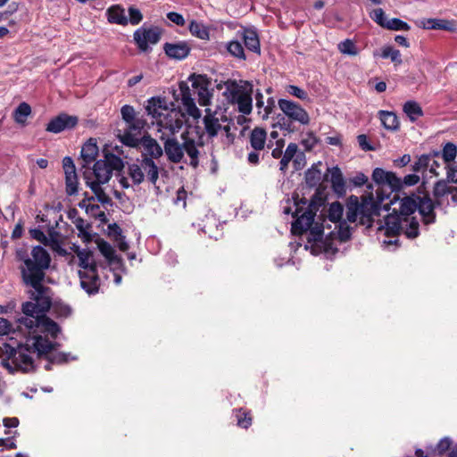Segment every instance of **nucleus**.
<instances>
[{
	"mask_svg": "<svg viewBox=\"0 0 457 457\" xmlns=\"http://www.w3.org/2000/svg\"><path fill=\"white\" fill-rule=\"evenodd\" d=\"M16 258L21 262L20 270L23 283L32 289L29 292L34 302L22 304L24 317L19 319L20 328L27 329L25 343L10 349L7 358L1 364L10 373H28L36 368L35 357H42L59 347L55 342L61 333L59 325L46 316L51 308V290L43 285L46 270L50 267L51 257L40 245L32 248L30 253L24 248L16 250Z\"/></svg>",
	"mask_w": 457,
	"mask_h": 457,
	"instance_id": "1",
	"label": "nucleus"
},
{
	"mask_svg": "<svg viewBox=\"0 0 457 457\" xmlns=\"http://www.w3.org/2000/svg\"><path fill=\"white\" fill-rule=\"evenodd\" d=\"M372 179L377 184L376 199L372 194L362 196L360 201L358 196L351 195L346 204V219L349 222H359L367 228L371 227L375 216L380 214L381 209L392 210V213L386 216L382 224L378 227V237L382 246L390 250L396 245L397 235L403 232L408 238H415L419 235V223L411 215L419 210L425 224L435 222L436 214L434 203L430 197L424 195L396 198L384 203L389 198L393 191L401 187V179L393 172L385 171L376 168L372 172Z\"/></svg>",
	"mask_w": 457,
	"mask_h": 457,
	"instance_id": "2",
	"label": "nucleus"
},
{
	"mask_svg": "<svg viewBox=\"0 0 457 457\" xmlns=\"http://www.w3.org/2000/svg\"><path fill=\"white\" fill-rule=\"evenodd\" d=\"M283 212L296 218L292 223V233L301 235L308 232L305 248H310L312 254L330 253L337 249L330 243L324 241V226L314 220L315 212L306 200L297 201L295 197L287 200L286 205L283 206Z\"/></svg>",
	"mask_w": 457,
	"mask_h": 457,
	"instance_id": "3",
	"label": "nucleus"
},
{
	"mask_svg": "<svg viewBox=\"0 0 457 457\" xmlns=\"http://www.w3.org/2000/svg\"><path fill=\"white\" fill-rule=\"evenodd\" d=\"M182 143L177 138H167L164 140L163 152L167 159L173 163L181 162L184 160L185 154L189 159V165L196 168L199 165L201 149L204 147L202 139H195L189 132L181 135Z\"/></svg>",
	"mask_w": 457,
	"mask_h": 457,
	"instance_id": "4",
	"label": "nucleus"
},
{
	"mask_svg": "<svg viewBox=\"0 0 457 457\" xmlns=\"http://www.w3.org/2000/svg\"><path fill=\"white\" fill-rule=\"evenodd\" d=\"M79 259V276L81 287L89 295L98 292L100 278L96 270V263L92 252L87 249L76 251Z\"/></svg>",
	"mask_w": 457,
	"mask_h": 457,
	"instance_id": "5",
	"label": "nucleus"
},
{
	"mask_svg": "<svg viewBox=\"0 0 457 457\" xmlns=\"http://www.w3.org/2000/svg\"><path fill=\"white\" fill-rule=\"evenodd\" d=\"M161 170L154 160L143 156L141 159H137L136 162L129 164L127 173L133 185L138 186L143 182H147L159 188L156 184Z\"/></svg>",
	"mask_w": 457,
	"mask_h": 457,
	"instance_id": "6",
	"label": "nucleus"
},
{
	"mask_svg": "<svg viewBox=\"0 0 457 457\" xmlns=\"http://www.w3.org/2000/svg\"><path fill=\"white\" fill-rule=\"evenodd\" d=\"M344 212L343 205L339 202H334L328 208V220L335 224L334 230L330 231L324 238V241L334 246V241L338 239L341 242L346 241L351 237V230L345 221H342Z\"/></svg>",
	"mask_w": 457,
	"mask_h": 457,
	"instance_id": "7",
	"label": "nucleus"
},
{
	"mask_svg": "<svg viewBox=\"0 0 457 457\" xmlns=\"http://www.w3.org/2000/svg\"><path fill=\"white\" fill-rule=\"evenodd\" d=\"M183 124V114L176 109H170L156 122L159 138L162 141L167 140V138H175V135L179 132Z\"/></svg>",
	"mask_w": 457,
	"mask_h": 457,
	"instance_id": "8",
	"label": "nucleus"
},
{
	"mask_svg": "<svg viewBox=\"0 0 457 457\" xmlns=\"http://www.w3.org/2000/svg\"><path fill=\"white\" fill-rule=\"evenodd\" d=\"M124 168L121 158L109 154L104 160L97 161L93 167L95 179L90 181L107 183L112 176L113 170L120 171Z\"/></svg>",
	"mask_w": 457,
	"mask_h": 457,
	"instance_id": "9",
	"label": "nucleus"
},
{
	"mask_svg": "<svg viewBox=\"0 0 457 457\" xmlns=\"http://www.w3.org/2000/svg\"><path fill=\"white\" fill-rule=\"evenodd\" d=\"M218 87L222 90L223 95L232 103H237L238 110L244 114H248L252 110V98L245 94L236 81L227 80L223 84H219Z\"/></svg>",
	"mask_w": 457,
	"mask_h": 457,
	"instance_id": "10",
	"label": "nucleus"
},
{
	"mask_svg": "<svg viewBox=\"0 0 457 457\" xmlns=\"http://www.w3.org/2000/svg\"><path fill=\"white\" fill-rule=\"evenodd\" d=\"M204 118L205 130L210 137H215L223 131L227 136L230 129L231 121L221 112H214L212 113L209 109Z\"/></svg>",
	"mask_w": 457,
	"mask_h": 457,
	"instance_id": "11",
	"label": "nucleus"
},
{
	"mask_svg": "<svg viewBox=\"0 0 457 457\" xmlns=\"http://www.w3.org/2000/svg\"><path fill=\"white\" fill-rule=\"evenodd\" d=\"M278 107L289 119L298 121L303 125L309 124V114L298 104L289 100L280 99L278 101Z\"/></svg>",
	"mask_w": 457,
	"mask_h": 457,
	"instance_id": "12",
	"label": "nucleus"
},
{
	"mask_svg": "<svg viewBox=\"0 0 457 457\" xmlns=\"http://www.w3.org/2000/svg\"><path fill=\"white\" fill-rule=\"evenodd\" d=\"M78 123V118L67 113H61L50 120L46 130L51 133H61L66 129H73Z\"/></svg>",
	"mask_w": 457,
	"mask_h": 457,
	"instance_id": "13",
	"label": "nucleus"
},
{
	"mask_svg": "<svg viewBox=\"0 0 457 457\" xmlns=\"http://www.w3.org/2000/svg\"><path fill=\"white\" fill-rule=\"evenodd\" d=\"M157 29H138L134 33V40L141 51H146L149 45H154L160 40Z\"/></svg>",
	"mask_w": 457,
	"mask_h": 457,
	"instance_id": "14",
	"label": "nucleus"
},
{
	"mask_svg": "<svg viewBox=\"0 0 457 457\" xmlns=\"http://www.w3.org/2000/svg\"><path fill=\"white\" fill-rule=\"evenodd\" d=\"M62 168L65 174L66 193L69 195H75L78 192L79 182L73 160L69 156L64 157Z\"/></svg>",
	"mask_w": 457,
	"mask_h": 457,
	"instance_id": "15",
	"label": "nucleus"
},
{
	"mask_svg": "<svg viewBox=\"0 0 457 457\" xmlns=\"http://www.w3.org/2000/svg\"><path fill=\"white\" fill-rule=\"evenodd\" d=\"M192 86L196 90L198 96V103L202 106L210 104L212 94L209 91V81L205 76L193 75Z\"/></svg>",
	"mask_w": 457,
	"mask_h": 457,
	"instance_id": "16",
	"label": "nucleus"
},
{
	"mask_svg": "<svg viewBox=\"0 0 457 457\" xmlns=\"http://www.w3.org/2000/svg\"><path fill=\"white\" fill-rule=\"evenodd\" d=\"M145 109L148 114L156 120V122L164 116V113L170 110L167 107L166 100L161 97H152L149 99Z\"/></svg>",
	"mask_w": 457,
	"mask_h": 457,
	"instance_id": "17",
	"label": "nucleus"
},
{
	"mask_svg": "<svg viewBox=\"0 0 457 457\" xmlns=\"http://www.w3.org/2000/svg\"><path fill=\"white\" fill-rule=\"evenodd\" d=\"M163 49L169 57L178 60L186 58L190 52V47L186 42L166 43Z\"/></svg>",
	"mask_w": 457,
	"mask_h": 457,
	"instance_id": "18",
	"label": "nucleus"
},
{
	"mask_svg": "<svg viewBox=\"0 0 457 457\" xmlns=\"http://www.w3.org/2000/svg\"><path fill=\"white\" fill-rule=\"evenodd\" d=\"M144 152L141 154L143 156L150 157L152 160L159 159L163 154V149L157 143V141L151 137H144L142 141Z\"/></svg>",
	"mask_w": 457,
	"mask_h": 457,
	"instance_id": "19",
	"label": "nucleus"
},
{
	"mask_svg": "<svg viewBox=\"0 0 457 457\" xmlns=\"http://www.w3.org/2000/svg\"><path fill=\"white\" fill-rule=\"evenodd\" d=\"M122 119L128 124V129L133 131H140L143 128V121L136 118L135 110L131 105H124L121 110Z\"/></svg>",
	"mask_w": 457,
	"mask_h": 457,
	"instance_id": "20",
	"label": "nucleus"
},
{
	"mask_svg": "<svg viewBox=\"0 0 457 457\" xmlns=\"http://www.w3.org/2000/svg\"><path fill=\"white\" fill-rule=\"evenodd\" d=\"M107 20L110 23L127 25L128 18L125 10L119 4L112 5L106 11Z\"/></svg>",
	"mask_w": 457,
	"mask_h": 457,
	"instance_id": "21",
	"label": "nucleus"
},
{
	"mask_svg": "<svg viewBox=\"0 0 457 457\" xmlns=\"http://www.w3.org/2000/svg\"><path fill=\"white\" fill-rule=\"evenodd\" d=\"M80 154L83 162H85L83 167L93 162L98 155V147L96 140L90 138L86 144H84Z\"/></svg>",
	"mask_w": 457,
	"mask_h": 457,
	"instance_id": "22",
	"label": "nucleus"
},
{
	"mask_svg": "<svg viewBox=\"0 0 457 457\" xmlns=\"http://www.w3.org/2000/svg\"><path fill=\"white\" fill-rule=\"evenodd\" d=\"M378 117L383 127L388 130H396L399 128V121L396 114L393 112L379 111Z\"/></svg>",
	"mask_w": 457,
	"mask_h": 457,
	"instance_id": "23",
	"label": "nucleus"
},
{
	"mask_svg": "<svg viewBox=\"0 0 457 457\" xmlns=\"http://www.w3.org/2000/svg\"><path fill=\"white\" fill-rule=\"evenodd\" d=\"M97 247L100 253L109 261L110 263L118 264L120 259L115 254L113 247L104 239H97Z\"/></svg>",
	"mask_w": 457,
	"mask_h": 457,
	"instance_id": "24",
	"label": "nucleus"
},
{
	"mask_svg": "<svg viewBox=\"0 0 457 457\" xmlns=\"http://www.w3.org/2000/svg\"><path fill=\"white\" fill-rule=\"evenodd\" d=\"M84 177L87 186L94 192L96 198L102 204H109L111 199L101 187L104 183L90 181V179L86 173L84 174Z\"/></svg>",
	"mask_w": 457,
	"mask_h": 457,
	"instance_id": "25",
	"label": "nucleus"
},
{
	"mask_svg": "<svg viewBox=\"0 0 457 457\" xmlns=\"http://www.w3.org/2000/svg\"><path fill=\"white\" fill-rule=\"evenodd\" d=\"M403 111L412 122L423 116L422 108L416 101H407L403 106Z\"/></svg>",
	"mask_w": 457,
	"mask_h": 457,
	"instance_id": "26",
	"label": "nucleus"
},
{
	"mask_svg": "<svg viewBox=\"0 0 457 457\" xmlns=\"http://www.w3.org/2000/svg\"><path fill=\"white\" fill-rule=\"evenodd\" d=\"M330 175V182L333 189L337 193H342L345 191V181L343 179L342 172L339 168L333 167L328 170Z\"/></svg>",
	"mask_w": 457,
	"mask_h": 457,
	"instance_id": "27",
	"label": "nucleus"
},
{
	"mask_svg": "<svg viewBox=\"0 0 457 457\" xmlns=\"http://www.w3.org/2000/svg\"><path fill=\"white\" fill-rule=\"evenodd\" d=\"M181 100L186 111L190 116L194 118L200 116V111L196 107L194 99L191 97L188 88H186L185 90L182 89Z\"/></svg>",
	"mask_w": 457,
	"mask_h": 457,
	"instance_id": "28",
	"label": "nucleus"
},
{
	"mask_svg": "<svg viewBox=\"0 0 457 457\" xmlns=\"http://www.w3.org/2000/svg\"><path fill=\"white\" fill-rule=\"evenodd\" d=\"M432 155L422 154L412 165V170L414 172H424L428 170L429 172H435V168L431 164Z\"/></svg>",
	"mask_w": 457,
	"mask_h": 457,
	"instance_id": "29",
	"label": "nucleus"
},
{
	"mask_svg": "<svg viewBox=\"0 0 457 457\" xmlns=\"http://www.w3.org/2000/svg\"><path fill=\"white\" fill-rule=\"evenodd\" d=\"M188 29L193 36L200 39L208 40L210 37L209 29L203 22L192 21L189 24Z\"/></svg>",
	"mask_w": 457,
	"mask_h": 457,
	"instance_id": "30",
	"label": "nucleus"
},
{
	"mask_svg": "<svg viewBox=\"0 0 457 457\" xmlns=\"http://www.w3.org/2000/svg\"><path fill=\"white\" fill-rule=\"evenodd\" d=\"M31 113V107L29 104L23 102L18 105L13 112L14 120L21 125L26 123L27 118Z\"/></svg>",
	"mask_w": 457,
	"mask_h": 457,
	"instance_id": "31",
	"label": "nucleus"
},
{
	"mask_svg": "<svg viewBox=\"0 0 457 457\" xmlns=\"http://www.w3.org/2000/svg\"><path fill=\"white\" fill-rule=\"evenodd\" d=\"M453 187L448 186L447 182L445 180H439L436 182L434 187V195L436 197L439 203L444 201V197L447 198V204H450L448 200V194L451 193V189Z\"/></svg>",
	"mask_w": 457,
	"mask_h": 457,
	"instance_id": "32",
	"label": "nucleus"
},
{
	"mask_svg": "<svg viewBox=\"0 0 457 457\" xmlns=\"http://www.w3.org/2000/svg\"><path fill=\"white\" fill-rule=\"evenodd\" d=\"M298 151L299 150H298L296 144L290 143L287 145V147L284 153V155L280 161V170H285L287 168L288 163L291 161H294V158H295V154L298 153Z\"/></svg>",
	"mask_w": 457,
	"mask_h": 457,
	"instance_id": "33",
	"label": "nucleus"
},
{
	"mask_svg": "<svg viewBox=\"0 0 457 457\" xmlns=\"http://www.w3.org/2000/svg\"><path fill=\"white\" fill-rule=\"evenodd\" d=\"M243 38L247 49L257 52V32L254 29H245Z\"/></svg>",
	"mask_w": 457,
	"mask_h": 457,
	"instance_id": "34",
	"label": "nucleus"
},
{
	"mask_svg": "<svg viewBox=\"0 0 457 457\" xmlns=\"http://www.w3.org/2000/svg\"><path fill=\"white\" fill-rule=\"evenodd\" d=\"M95 197H90L87 200H84L81 204L82 207H85L86 212L91 214L94 217H97L101 220L104 218V212L100 210L99 205L91 204L90 202L94 200Z\"/></svg>",
	"mask_w": 457,
	"mask_h": 457,
	"instance_id": "35",
	"label": "nucleus"
},
{
	"mask_svg": "<svg viewBox=\"0 0 457 457\" xmlns=\"http://www.w3.org/2000/svg\"><path fill=\"white\" fill-rule=\"evenodd\" d=\"M457 155L456 145L453 143H447L443 148L442 157L444 161L448 164L451 163Z\"/></svg>",
	"mask_w": 457,
	"mask_h": 457,
	"instance_id": "36",
	"label": "nucleus"
},
{
	"mask_svg": "<svg viewBox=\"0 0 457 457\" xmlns=\"http://www.w3.org/2000/svg\"><path fill=\"white\" fill-rule=\"evenodd\" d=\"M385 28L387 29H391V30H409L410 29V26L403 21L400 20V19H397V18H393V19H388V21H386V23H385Z\"/></svg>",
	"mask_w": 457,
	"mask_h": 457,
	"instance_id": "37",
	"label": "nucleus"
},
{
	"mask_svg": "<svg viewBox=\"0 0 457 457\" xmlns=\"http://www.w3.org/2000/svg\"><path fill=\"white\" fill-rule=\"evenodd\" d=\"M382 58H390L392 62L400 64L402 62L401 53L399 50L393 48L392 46H386L382 49Z\"/></svg>",
	"mask_w": 457,
	"mask_h": 457,
	"instance_id": "38",
	"label": "nucleus"
},
{
	"mask_svg": "<svg viewBox=\"0 0 457 457\" xmlns=\"http://www.w3.org/2000/svg\"><path fill=\"white\" fill-rule=\"evenodd\" d=\"M339 51L347 55L354 56L358 54V50L354 43L350 39H345V41L338 44Z\"/></svg>",
	"mask_w": 457,
	"mask_h": 457,
	"instance_id": "39",
	"label": "nucleus"
},
{
	"mask_svg": "<svg viewBox=\"0 0 457 457\" xmlns=\"http://www.w3.org/2000/svg\"><path fill=\"white\" fill-rule=\"evenodd\" d=\"M227 49L231 55L237 58L245 59L244 48L238 41L229 42L227 46Z\"/></svg>",
	"mask_w": 457,
	"mask_h": 457,
	"instance_id": "40",
	"label": "nucleus"
},
{
	"mask_svg": "<svg viewBox=\"0 0 457 457\" xmlns=\"http://www.w3.org/2000/svg\"><path fill=\"white\" fill-rule=\"evenodd\" d=\"M74 224L76 228L79 231V235L83 236L84 240L89 241L91 238L89 233L87 231L88 225L86 221L82 218H77L74 220Z\"/></svg>",
	"mask_w": 457,
	"mask_h": 457,
	"instance_id": "41",
	"label": "nucleus"
},
{
	"mask_svg": "<svg viewBox=\"0 0 457 457\" xmlns=\"http://www.w3.org/2000/svg\"><path fill=\"white\" fill-rule=\"evenodd\" d=\"M44 245L50 246L54 250H57L60 247L59 234L51 230L48 236H46V242L45 241Z\"/></svg>",
	"mask_w": 457,
	"mask_h": 457,
	"instance_id": "42",
	"label": "nucleus"
},
{
	"mask_svg": "<svg viewBox=\"0 0 457 457\" xmlns=\"http://www.w3.org/2000/svg\"><path fill=\"white\" fill-rule=\"evenodd\" d=\"M371 19L376 21L378 25L385 28V23L388 21L386 17L384 11L381 8L375 9L371 14Z\"/></svg>",
	"mask_w": 457,
	"mask_h": 457,
	"instance_id": "43",
	"label": "nucleus"
},
{
	"mask_svg": "<svg viewBox=\"0 0 457 457\" xmlns=\"http://www.w3.org/2000/svg\"><path fill=\"white\" fill-rule=\"evenodd\" d=\"M287 92L301 100H306L308 98L307 93L295 85H289L287 87Z\"/></svg>",
	"mask_w": 457,
	"mask_h": 457,
	"instance_id": "44",
	"label": "nucleus"
},
{
	"mask_svg": "<svg viewBox=\"0 0 457 457\" xmlns=\"http://www.w3.org/2000/svg\"><path fill=\"white\" fill-rule=\"evenodd\" d=\"M129 131L124 132V134L120 137L121 142L129 146H137L138 143V139L132 135L131 132L133 130L129 129Z\"/></svg>",
	"mask_w": 457,
	"mask_h": 457,
	"instance_id": "45",
	"label": "nucleus"
},
{
	"mask_svg": "<svg viewBox=\"0 0 457 457\" xmlns=\"http://www.w3.org/2000/svg\"><path fill=\"white\" fill-rule=\"evenodd\" d=\"M54 313L58 317H68L71 314V308L65 304H54L53 306Z\"/></svg>",
	"mask_w": 457,
	"mask_h": 457,
	"instance_id": "46",
	"label": "nucleus"
},
{
	"mask_svg": "<svg viewBox=\"0 0 457 457\" xmlns=\"http://www.w3.org/2000/svg\"><path fill=\"white\" fill-rule=\"evenodd\" d=\"M129 18L128 19V22L129 21L132 25L138 24L143 19V16L141 14L140 11L134 7H130L129 9Z\"/></svg>",
	"mask_w": 457,
	"mask_h": 457,
	"instance_id": "47",
	"label": "nucleus"
},
{
	"mask_svg": "<svg viewBox=\"0 0 457 457\" xmlns=\"http://www.w3.org/2000/svg\"><path fill=\"white\" fill-rule=\"evenodd\" d=\"M446 179L448 182L457 183V166L453 163L446 165Z\"/></svg>",
	"mask_w": 457,
	"mask_h": 457,
	"instance_id": "48",
	"label": "nucleus"
},
{
	"mask_svg": "<svg viewBox=\"0 0 457 457\" xmlns=\"http://www.w3.org/2000/svg\"><path fill=\"white\" fill-rule=\"evenodd\" d=\"M451 445H452V440L449 437H444L438 442L435 450L439 454H443L450 448Z\"/></svg>",
	"mask_w": 457,
	"mask_h": 457,
	"instance_id": "49",
	"label": "nucleus"
},
{
	"mask_svg": "<svg viewBox=\"0 0 457 457\" xmlns=\"http://www.w3.org/2000/svg\"><path fill=\"white\" fill-rule=\"evenodd\" d=\"M276 145L274 149H272V156L274 158H278L282 154V148L284 146V140L278 139L273 142L272 140H270L269 146Z\"/></svg>",
	"mask_w": 457,
	"mask_h": 457,
	"instance_id": "50",
	"label": "nucleus"
},
{
	"mask_svg": "<svg viewBox=\"0 0 457 457\" xmlns=\"http://www.w3.org/2000/svg\"><path fill=\"white\" fill-rule=\"evenodd\" d=\"M237 425L244 428H248L252 423V419L247 417V414L245 412H242L241 411H239L237 414Z\"/></svg>",
	"mask_w": 457,
	"mask_h": 457,
	"instance_id": "51",
	"label": "nucleus"
},
{
	"mask_svg": "<svg viewBox=\"0 0 457 457\" xmlns=\"http://www.w3.org/2000/svg\"><path fill=\"white\" fill-rule=\"evenodd\" d=\"M446 21L444 20H437V19H429L428 21V29H447Z\"/></svg>",
	"mask_w": 457,
	"mask_h": 457,
	"instance_id": "52",
	"label": "nucleus"
},
{
	"mask_svg": "<svg viewBox=\"0 0 457 457\" xmlns=\"http://www.w3.org/2000/svg\"><path fill=\"white\" fill-rule=\"evenodd\" d=\"M293 162L295 170H300L303 168L306 164L305 154L303 152L298 151V153L295 154Z\"/></svg>",
	"mask_w": 457,
	"mask_h": 457,
	"instance_id": "53",
	"label": "nucleus"
},
{
	"mask_svg": "<svg viewBox=\"0 0 457 457\" xmlns=\"http://www.w3.org/2000/svg\"><path fill=\"white\" fill-rule=\"evenodd\" d=\"M420 182V177L417 174H408L406 175L403 180H401V187L407 186H414Z\"/></svg>",
	"mask_w": 457,
	"mask_h": 457,
	"instance_id": "54",
	"label": "nucleus"
},
{
	"mask_svg": "<svg viewBox=\"0 0 457 457\" xmlns=\"http://www.w3.org/2000/svg\"><path fill=\"white\" fill-rule=\"evenodd\" d=\"M167 18L170 21H172L173 23H175V24H177L179 26H183L185 24V19L179 12H168L167 13Z\"/></svg>",
	"mask_w": 457,
	"mask_h": 457,
	"instance_id": "55",
	"label": "nucleus"
},
{
	"mask_svg": "<svg viewBox=\"0 0 457 457\" xmlns=\"http://www.w3.org/2000/svg\"><path fill=\"white\" fill-rule=\"evenodd\" d=\"M30 236L44 245L46 242V235L39 228H34L29 231Z\"/></svg>",
	"mask_w": 457,
	"mask_h": 457,
	"instance_id": "56",
	"label": "nucleus"
},
{
	"mask_svg": "<svg viewBox=\"0 0 457 457\" xmlns=\"http://www.w3.org/2000/svg\"><path fill=\"white\" fill-rule=\"evenodd\" d=\"M11 328V323L6 319L0 318V337L7 335Z\"/></svg>",
	"mask_w": 457,
	"mask_h": 457,
	"instance_id": "57",
	"label": "nucleus"
},
{
	"mask_svg": "<svg viewBox=\"0 0 457 457\" xmlns=\"http://www.w3.org/2000/svg\"><path fill=\"white\" fill-rule=\"evenodd\" d=\"M360 147L362 150L370 151L373 150V147L369 144L368 137L366 135H360L357 137Z\"/></svg>",
	"mask_w": 457,
	"mask_h": 457,
	"instance_id": "58",
	"label": "nucleus"
},
{
	"mask_svg": "<svg viewBox=\"0 0 457 457\" xmlns=\"http://www.w3.org/2000/svg\"><path fill=\"white\" fill-rule=\"evenodd\" d=\"M114 241L117 243L119 249L122 252H125L129 249V245L125 240V237L121 234L120 236H116Z\"/></svg>",
	"mask_w": 457,
	"mask_h": 457,
	"instance_id": "59",
	"label": "nucleus"
},
{
	"mask_svg": "<svg viewBox=\"0 0 457 457\" xmlns=\"http://www.w3.org/2000/svg\"><path fill=\"white\" fill-rule=\"evenodd\" d=\"M0 446L6 449H15L16 444L12 438H0Z\"/></svg>",
	"mask_w": 457,
	"mask_h": 457,
	"instance_id": "60",
	"label": "nucleus"
},
{
	"mask_svg": "<svg viewBox=\"0 0 457 457\" xmlns=\"http://www.w3.org/2000/svg\"><path fill=\"white\" fill-rule=\"evenodd\" d=\"M4 427L6 428H16L19 425V420L17 418H5L3 420Z\"/></svg>",
	"mask_w": 457,
	"mask_h": 457,
	"instance_id": "61",
	"label": "nucleus"
},
{
	"mask_svg": "<svg viewBox=\"0 0 457 457\" xmlns=\"http://www.w3.org/2000/svg\"><path fill=\"white\" fill-rule=\"evenodd\" d=\"M302 143L307 149H312L316 144V138L314 136L310 135L309 138L303 140Z\"/></svg>",
	"mask_w": 457,
	"mask_h": 457,
	"instance_id": "62",
	"label": "nucleus"
},
{
	"mask_svg": "<svg viewBox=\"0 0 457 457\" xmlns=\"http://www.w3.org/2000/svg\"><path fill=\"white\" fill-rule=\"evenodd\" d=\"M109 230H110V235H112L113 237V238H116V236H120L122 234L121 228L116 224L110 225Z\"/></svg>",
	"mask_w": 457,
	"mask_h": 457,
	"instance_id": "63",
	"label": "nucleus"
},
{
	"mask_svg": "<svg viewBox=\"0 0 457 457\" xmlns=\"http://www.w3.org/2000/svg\"><path fill=\"white\" fill-rule=\"evenodd\" d=\"M448 196H450L451 203L453 205H457V188L453 187L451 189V193L448 194Z\"/></svg>",
	"mask_w": 457,
	"mask_h": 457,
	"instance_id": "64",
	"label": "nucleus"
}]
</instances>
